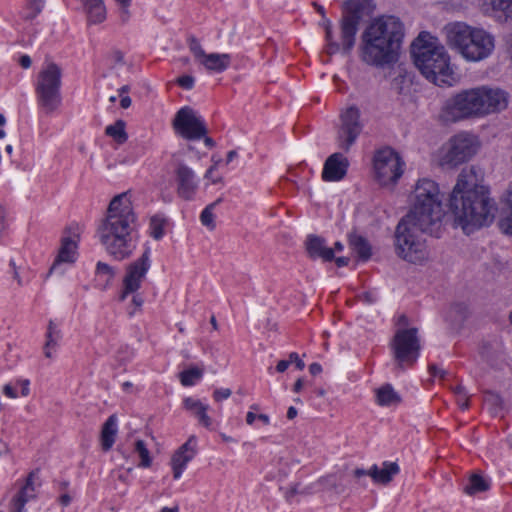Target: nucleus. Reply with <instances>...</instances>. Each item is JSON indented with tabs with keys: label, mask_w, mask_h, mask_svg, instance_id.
Segmentation results:
<instances>
[{
	"label": "nucleus",
	"mask_w": 512,
	"mask_h": 512,
	"mask_svg": "<svg viewBox=\"0 0 512 512\" xmlns=\"http://www.w3.org/2000/svg\"><path fill=\"white\" fill-rule=\"evenodd\" d=\"M57 346L48 345V343L45 342L43 346V353L46 358H53V351H55Z\"/></svg>",
	"instance_id": "obj_52"
},
{
	"label": "nucleus",
	"mask_w": 512,
	"mask_h": 512,
	"mask_svg": "<svg viewBox=\"0 0 512 512\" xmlns=\"http://www.w3.org/2000/svg\"><path fill=\"white\" fill-rule=\"evenodd\" d=\"M62 338L61 330L57 327L54 321L50 320L46 332V343L48 345L57 346Z\"/></svg>",
	"instance_id": "obj_40"
},
{
	"label": "nucleus",
	"mask_w": 512,
	"mask_h": 512,
	"mask_svg": "<svg viewBox=\"0 0 512 512\" xmlns=\"http://www.w3.org/2000/svg\"><path fill=\"white\" fill-rule=\"evenodd\" d=\"M232 391L228 388H220L216 389L213 393V398L215 401L219 402L223 399H227L231 396Z\"/></svg>",
	"instance_id": "obj_46"
},
{
	"label": "nucleus",
	"mask_w": 512,
	"mask_h": 512,
	"mask_svg": "<svg viewBox=\"0 0 512 512\" xmlns=\"http://www.w3.org/2000/svg\"><path fill=\"white\" fill-rule=\"evenodd\" d=\"M149 268L150 249L147 248L139 259L127 266L123 279V289L119 295L120 301H124L129 294L135 293L141 287Z\"/></svg>",
	"instance_id": "obj_14"
},
{
	"label": "nucleus",
	"mask_w": 512,
	"mask_h": 512,
	"mask_svg": "<svg viewBox=\"0 0 512 512\" xmlns=\"http://www.w3.org/2000/svg\"><path fill=\"white\" fill-rule=\"evenodd\" d=\"M396 366L400 370L411 367L419 357L420 340L416 328H399L391 342Z\"/></svg>",
	"instance_id": "obj_11"
},
{
	"label": "nucleus",
	"mask_w": 512,
	"mask_h": 512,
	"mask_svg": "<svg viewBox=\"0 0 512 512\" xmlns=\"http://www.w3.org/2000/svg\"><path fill=\"white\" fill-rule=\"evenodd\" d=\"M172 124L176 134L187 140L200 139L207 133L204 120L188 106L178 110Z\"/></svg>",
	"instance_id": "obj_12"
},
{
	"label": "nucleus",
	"mask_w": 512,
	"mask_h": 512,
	"mask_svg": "<svg viewBox=\"0 0 512 512\" xmlns=\"http://www.w3.org/2000/svg\"><path fill=\"white\" fill-rule=\"evenodd\" d=\"M188 46L197 62H199L205 56L206 52L196 37L191 36L188 38Z\"/></svg>",
	"instance_id": "obj_43"
},
{
	"label": "nucleus",
	"mask_w": 512,
	"mask_h": 512,
	"mask_svg": "<svg viewBox=\"0 0 512 512\" xmlns=\"http://www.w3.org/2000/svg\"><path fill=\"white\" fill-rule=\"evenodd\" d=\"M477 148V141L473 135L457 134L451 138L444 160L449 165L457 166L468 161L476 153Z\"/></svg>",
	"instance_id": "obj_15"
},
{
	"label": "nucleus",
	"mask_w": 512,
	"mask_h": 512,
	"mask_svg": "<svg viewBox=\"0 0 512 512\" xmlns=\"http://www.w3.org/2000/svg\"><path fill=\"white\" fill-rule=\"evenodd\" d=\"M321 25L325 29V39L327 41V45L325 51L328 55H334L338 52H342V41L337 42L333 37L332 24L329 19L326 17H322Z\"/></svg>",
	"instance_id": "obj_30"
},
{
	"label": "nucleus",
	"mask_w": 512,
	"mask_h": 512,
	"mask_svg": "<svg viewBox=\"0 0 512 512\" xmlns=\"http://www.w3.org/2000/svg\"><path fill=\"white\" fill-rule=\"evenodd\" d=\"M341 125L338 130V141L341 149L348 151L360 135L363 125L360 121V110L352 105L340 114Z\"/></svg>",
	"instance_id": "obj_13"
},
{
	"label": "nucleus",
	"mask_w": 512,
	"mask_h": 512,
	"mask_svg": "<svg viewBox=\"0 0 512 512\" xmlns=\"http://www.w3.org/2000/svg\"><path fill=\"white\" fill-rule=\"evenodd\" d=\"M468 315V307L465 303H455L451 306L448 317L454 323H462Z\"/></svg>",
	"instance_id": "obj_39"
},
{
	"label": "nucleus",
	"mask_w": 512,
	"mask_h": 512,
	"mask_svg": "<svg viewBox=\"0 0 512 512\" xmlns=\"http://www.w3.org/2000/svg\"><path fill=\"white\" fill-rule=\"evenodd\" d=\"M447 43L468 61H481L488 58L494 48V37L482 28L462 22L448 24L444 28Z\"/></svg>",
	"instance_id": "obj_7"
},
{
	"label": "nucleus",
	"mask_w": 512,
	"mask_h": 512,
	"mask_svg": "<svg viewBox=\"0 0 512 512\" xmlns=\"http://www.w3.org/2000/svg\"><path fill=\"white\" fill-rule=\"evenodd\" d=\"M88 24H100L106 19V7L103 0H81Z\"/></svg>",
	"instance_id": "obj_25"
},
{
	"label": "nucleus",
	"mask_w": 512,
	"mask_h": 512,
	"mask_svg": "<svg viewBox=\"0 0 512 512\" xmlns=\"http://www.w3.org/2000/svg\"><path fill=\"white\" fill-rule=\"evenodd\" d=\"M3 393L9 398L15 399L17 398V393L15 388L11 384H6L3 387Z\"/></svg>",
	"instance_id": "obj_50"
},
{
	"label": "nucleus",
	"mask_w": 512,
	"mask_h": 512,
	"mask_svg": "<svg viewBox=\"0 0 512 512\" xmlns=\"http://www.w3.org/2000/svg\"><path fill=\"white\" fill-rule=\"evenodd\" d=\"M372 12V0H348L340 22L342 53L349 54L355 45V37L361 20Z\"/></svg>",
	"instance_id": "obj_9"
},
{
	"label": "nucleus",
	"mask_w": 512,
	"mask_h": 512,
	"mask_svg": "<svg viewBox=\"0 0 512 512\" xmlns=\"http://www.w3.org/2000/svg\"><path fill=\"white\" fill-rule=\"evenodd\" d=\"M309 372L316 376L318 374H320L322 372V367L319 363H312L310 366H309Z\"/></svg>",
	"instance_id": "obj_59"
},
{
	"label": "nucleus",
	"mask_w": 512,
	"mask_h": 512,
	"mask_svg": "<svg viewBox=\"0 0 512 512\" xmlns=\"http://www.w3.org/2000/svg\"><path fill=\"white\" fill-rule=\"evenodd\" d=\"M222 202V198H218L213 203L207 205L204 210L201 212L200 220L201 223L206 226L209 230H214L216 227L213 210L217 205Z\"/></svg>",
	"instance_id": "obj_38"
},
{
	"label": "nucleus",
	"mask_w": 512,
	"mask_h": 512,
	"mask_svg": "<svg viewBox=\"0 0 512 512\" xmlns=\"http://www.w3.org/2000/svg\"><path fill=\"white\" fill-rule=\"evenodd\" d=\"M40 486L39 469L37 468L27 475L18 492L11 499L10 512H27L25 505L37 498Z\"/></svg>",
	"instance_id": "obj_16"
},
{
	"label": "nucleus",
	"mask_w": 512,
	"mask_h": 512,
	"mask_svg": "<svg viewBox=\"0 0 512 512\" xmlns=\"http://www.w3.org/2000/svg\"><path fill=\"white\" fill-rule=\"evenodd\" d=\"M196 454L197 438L192 435L174 452L171 458V467L174 479H179L181 477L186 465L195 457Z\"/></svg>",
	"instance_id": "obj_18"
},
{
	"label": "nucleus",
	"mask_w": 512,
	"mask_h": 512,
	"mask_svg": "<svg viewBox=\"0 0 512 512\" xmlns=\"http://www.w3.org/2000/svg\"><path fill=\"white\" fill-rule=\"evenodd\" d=\"M451 390L457 398V403L462 410H466L469 407V395L466 389L462 385H456L451 387Z\"/></svg>",
	"instance_id": "obj_42"
},
{
	"label": "nucleus",
	"mask_w": 512,
	"mask_h": 512,
	"mask_svg": "<svg viewBox=\"0 0 512 512\" xmlns=\"http://www.w3.org/2000/svg\"><path fill=\"white\" fill-rule=\"evenodd\" d=\"M454 224L466 235L489 225L495 216L496 204L489 189L479 183L475 167L464 168L448 199Z\"/></svg>",
	"instance_id": "obj_2"
},
{
	"label": "nucleus",
	"mask_w": 512,
	"mask_h": 512,
	"mask_svg": "<svg viewBox=\"0 0 512 512\" xmlns=\"http://www.w3.org/2000/svg\"><path fill=\"white\" fill-rule=\"evenodd\" d=\"M45 0H26V5L21 12V17L26 21L33 20L41 13Z\"/></svg>",
	"instance_id": "obj_32"
},
{
	"label": "nucleus",
	"mask_w": 512,
	"mask_h": 512,
	"mask_svg": "<svg viewBox=\"0 0 512 512\" xmlns=\"http://www.w3.org/2000/svg\"><path fill=\"white\" fill-rule=\"evenodd\" d=\"M184 407L197 417L199 423L206 428L212 425L211 418L207 415L208 406L203 404L200 400L192 397H187L183 400Z\"/></svg>",
	"instance_id": "obj_26"
},
{
	"label": "nucleus",
	"mask_w": 512,
	"mask_h": 512,
	"mask_svg": "<svg viewBox=\"0 0 512 512\" xmlns=\"http://www.w3.org/2000/svg\"><path fill=\"white\" fill-rule=\"evenodd\" d=\"M194 81V77L190 75H183L177 79L178 85L186 90H190L193 88Z\"/></svg>",
	"instance_id": "obj_44"
},
{
	"label": "nucleus",
	"mask_w": 512,
	"mask_h": 512,
	"mask_svg": "<svg viewBox=\"0 0 512 512\" xmlns=\"http://www.w3.org/2000/svg\"><path fill=\"white\" fill-rule=\"evenodd\" d=\"M482 9L486 14L507 20L512 17V0H482Z\"/></svg>",
	"instance_id": "obj_23"
},
{
	"label": "nucleus",
	"mask_w": 512,
	"mask_h": 512,
	"mask_svg": "<svg viewBox=\"0 0 512 512\" xmlns=\"http://www.w3.org/2000/svg\"><path fill=\"white\" fill-rule=\"evenodd\" d=\"M31 58L28 55H22L19 60V64L24 68L27 69L31 66Z\"/></svg>",
	"instance_id": "obj_58"
},
{
	"label": "nucleus",
	"mask_w": 512,
	"mask_h": 512,
	"mask_svg": "<svg viewBox=\"0 0 512 512\" xmlns=\"http://www.w3.org/2000/svg\"><path fill=\"white\" fill-rule=\"evenodd\" d=\"M96 274L99 278H104L101 289L105 290L111 285L112 280L115 277L116 270L107 263L98 262L96 265Z\"/></svg>",
	"instance_id": "obj_34"
},
{
	"label": "nucleus",
	"mask_w": 512,
	"mask_h": 512,
	"mask_svg": "<svg viewBox=\"0 0 512 512\" xmlns=\"http://www.w3.org/2000/svg\"><path fill=\"white\" fill-rule=\"evenodd\" d=\"M9 267L11 268V271H12V274H13V278L17 281V284L19 286H22L23 285V282H22V279L19 275V271H18V268L15 264V262L13 260L10 261L9 263Z\"/></svg>",
	"instance_id": "obj_48"
},
{
	"label": "nucleus",
	"mask_w": 512,
	"mask_h": 512,
	"mask_svg": "<svg viewBox=\"0 0 512 512\" xmlns=\"http://www.w3.org/2000/svg\"><path fill=\"white\" fill-rule=\"evenodd\" d=\"M57 346L48 345V343L45 342L43 346V353L46 358H53V351H55Z\"/></svg>",
	"instance_id": "obj_53"
},
{
	"label": "nucleus",
	"mask_w": 512,
	"mask_h": 512,
	"mask_svg": "<svg viewBox=\"0 0 512 512\" xmlns=\"http://www.w3.org/2000/svg\"><path fill=\"white\" fill-rule=\"evenodd\" d=\"M6 229V223H5V212L2 207H0V238L3 235V232Z\"/></svg>",
	"instance_id": "obj_57"
},
{
	"label": "nucleus",
	"mask_w": 512,
	"mask_h": 512,
	"mask_svg": "<svg viewBox=\"0 0 512 512\" xmlns=\"http://www.w3.org/2000/svg\"><path fill=\"white\" fill-rule=\"evenodd\" d=\"M204 370L196 366L190 367L179 374L183 386H193L203 376Z\"/></svg>",
	"instance_id": "obj_33"
},
{
	"label": "nucleus",
	"mask_w": 512,
	"mask_h": 512,
	"mask_svg": "<svg viewBox=\"0 0 512 512\" xmlns=\"http://www.w3.org/2000/svg\"><path fill=\"white\" fill-rule=\"evenodd\" d=\"M508 104L507 94L498 88L481 86L463 90L445 104V118L456 122L470 117H480L504 110Z\"/></svg>",
	"instance_id": "obj_5"
},
{
	"label": "nucleus",
	"mask_w": 512,
	"mask_h": 512,
	"mask_svg": "<svg viewBox=\"0 0 512 512\" xmlns=\"http://www.w3.org/2000/svg\"><path fill=\"white\" fill-rule=\"evenodd\" d=\"M117 434V417L111 415L105 421L101 430V445L104 451L112 448Z\"/></svg>",
	"instance_id": "obj_27"
},
{
	"label": "nucleus",
	"mask_w": 512,
	"mask_h": 512,
	"mask_svg": "<svg viewBox=\"0 0 512 512\" xmlns=\"http://www.w3.org/2000/svg\"><path fill=\"white\" fill-rule=\"evenodd\" d=\"M212 161H213V165H212V166H211V167L206 171V173H205V176H204V177H205L206 179H210V180L212 181V183H213V184H216V183L221 182V181H222V178H221V177H218V178L214 179V178L212 177V172H213L214 170H216V169H217V166H218V164L220 163V161H221V160H220V159L215 160V158H214V156H213V157H212Z\"/></svg>",
	"instance_id": "obj_45"
},
{
	"label": "nucleus",
	"mask_w": 512,
	"mask_h": 512,
	"mask_svg": "<svg viewBox=\"0 0 512 512\" xmlns=\"http://www.w3.org/2000/svg\"><path fill=\"white\" fill-rule=\"evenodd\" d=\"M488 488L489 483L483 477L479 475H472L469 483L465 486L464 491L469 495H473L486 491Z\"/></svg>",
	"instance_id": "obj_37"
},
{
	"label": "nucleus",
	"mask_w": 512,
	"mask_h": 512,
	"mask_svg": "<svg viewBox=\"0 0 512 512\" xmlns=\"http://www.w3.org/2000/svg\"><path fill=\"white\" fill-rule=\"evenodd\" d=\"M71 497L68 494H63L59 498V502L63 506H68L71 502Z\"/></svg>",
	"instance_id": "obj_61"
},
{
	"label": "nucleus",
	"mask_w": 512,
	"mask_h": 512,
	"mask_svg": "<svg viewBox=\"0 0 512 512\" xmlns=\"http://www.w3.org/2000/svg\"><path fill=\"white\" fill-rule=\"evenodd\" d=\"M176 192L183 200H192L198 190L195 172L184 163L175 168Z\"/></svg>",
	"instance_id": "obj_17"
},
{
	"label": "nucleus",
	"mask_w": 512,
	"mask_h": 512,
	"mask_svg": "<svg viewBox=\"0 0 512 512\" xmlns=\"http://www.w3.org/2000/svg\"><path fill=\"white\" fill-rule=\"evenodd\" d=\"M376 401L381 406H394L401 402V397L390 384H385L376 390Z\"/></svg>",
	"instance_id": "obj_28"
},
{
	"label": "nucleus",
	"mask_w": 512,
	"mask_h": 512,
	"mask_svg": "<svg viewBox=\"0 0 512 512\" xmlns=\"http://www.w3.org/2000/svg\"><path fill=\"white\" fill-rule=\"evenodd\" d=\"M400 471L399 465L396 462L385 461L382 467L379 468L376 464L371 466V478L375 483L387 485L395 475Z\"/></svg>",
	"instance_id": "obj_24"
},
{
	"label": "nucleus",
	"mask_w": 512,
	"mask_h": 512,
	"mask_svg": "<svg viewBox=\"0 0 512 512\" xmlns=\"http://www.w3.org/2000/svg\"><path fill=\"white\" fill-rule=\"evenodd\" d=\"M349 244L351 249L358 255L361 260L366 261L370 258L371 246L364 237L357 234H350Z\"/></svg>",
	"instance_id": "obj_29"
},
{
	"label": "nucleus",
	"mask_w": 512,
	"mask_h": 512,
	"mask_svg": "<svg viewBox=\"0 0 512 512\" xmlns=\"http://www.w3.org/2000/svg\"><path fill=\"white\" fill-rule=\"evenodd\" d=\"M168 223L167 218L163 214H155L150 217L149 234L155 240H160L165 235V227Z\"/></svg>",
	"instance_id": "obj_31"
},
{
	"label": "nucleus",
	"mask_w": 512,
	"mask_h": 512,
	"mask_svg": "<svg viewBox=\"0 0 512 512\" xmlns=\"http://www.w3.org/2000/svg\"><path fill=\"white\" fill-rule=\"evenodd\" d=\"M137 215L127 193L110 201L105 217L97 228V237L106 252L117 261L129 258L136 248Z\"/></svg>",
	"instance_id": "obj_3"
},
{
	"label": "nucleus",
	"mask_w": 512,
	"mask_h": 512,
	"mask_svg": "<svg viewBox=\"0 0 512 512\" xmlns=\"http://www.w3.org/2000/svg\"><path fill=\"white\" fill-rule=\"evenodd\" d=\"M429 371L433 376H439L440 378H444V376L446 374V372L444 370L440 369L436 365H430Z\"/></svg>",
	"instance_id": "obj_55"
},
{
	"label": "nucleus",
	"mask_w": 512,
	"mask_h": 512,
	"mask_svg": "<svg viewBox=\"0 0 512 512\" xmlns=\"http://www.w3.org/2000/svg\"><path fill=\"white\" fill-rule=\"evenodd\" d=\"M504 201L509 209V214L501 220L500 226L505 234L512 235V186L506 190Z\"/></svg>",
	"instance_id": "obj_36"
},
{
	"label": "nucleus",
	"mask_w": 512,
	"mask_h": 512,
	"mask_svg": "<svg viewBox=\"0 0 512 512\" xmlns=\"http://www.w3.org/2000/svg\"><path fill=\"white\" fill-rule=\"evenodd\" d=\"M403 37V24L399 18L381 16L375 19L362 34V60L376 67L395 63Z\"/></svg>",
	"instance_id": "obj_4"
},
{
	"label": "nucleus",
	"mask_w": 512,
	"mask_h": 512,
	"mask_svg": "<svg viewBox=\"0 0 512 512\" xmlns=\"http://www.w3.org/2000/svg\"><path fill=\"white\" fill-rule=\"evenodd\" d=\"M353 475L355 478H361L363 476H370L371 477V468L369 470H365L362 468H357L353 471Z\"/></svg>",
	"instance_id": "obj_56"
},
{
	"label": "nucleus",
	"mask_w": 512,
	"mask_h": 512,
	"mask_svg": "<svg viewBox=\"0 0 512 512\" xmlns=\"http://www.w3.org/2000/svg\"><path fill=\"white\" fill-rule=\"evenodd\" d=\"M333 260H335V263L338 267L347 266L350 261V259L348 257H337V258L334 257Z\"/></svg>",
	"instance_id": "obj_60"
},
{
	"label": "nucleus",
	"mask_w": 512,
	"mask_h": 512,
	"mask_svg": "<svg viewBox=\"0 0 512 512\" xmlns=\"http://www.w3.org/2000/svg\"><path fill=\"white\" fill-rule=\"evenodd\" d=\"M349 166L348 159L341 153L330 155L323 167L322 178L325 181L335 182L342 180Z\"/></svg>",
	"instance_id": "obj_19"
},
{
	"label": "nucleus",
	"mask_w": 512,
	"mask_h": 512,
	"mask_svg": "<svg viewBox=\"0 0 512 512\" xmlns=\"http://www.w3.org/2000/svg\"><path fill=\"white\" fill-rule=\"evenodd\" d=\"M411 57L421 74L435 85H451L453 71L450 58L436 38L422 32L411 44Z\"/></svg>",
	"instance_id": "obj_6"
},
{
	"label": "nucleus",
	"mask_w": 512,
	"mask_h": 512,
	"mask_svg": "<svg viewBox=\"0 0 512 512\" xmlns=\"http://www.w3.org/2000/svg\"><path fill=\"white\" fill-rule=\"evenodd\" d=\"M78 237V234L62 237L58 256L53 263L50 272L55 270L60 263H73L75 261Z\"/></svg>",
	"instance_id": "obj_21"
},
{
	"label": "nucleus",
	"mask_w": 512,
	"mask_h": 512,
	"mask_svg": "<svg viewBox=\"0 0 512 512\" xmlns=\"http://www.w3.org/2000/svg\"><path fill=\"white\" fill-rule=\"evenodd\" d=\"M289 361H291V363H295L296 368L299 370H303L305 367V363L299 358L296 352H291L289 354Z\"/></svg>",
	"instance_id": "obj_47"
},
{
	"label": "nucleus",
	"mask_w": 512,
	"mask_h": 512,
	"mask_svg": "<svg viewBox=\"0 0 512 512\" xmlns=\"http://www.w3.org/2000/svg\"><path fill=\"white\" fill-rule=\"evenodd\" d=\"M405 163L391 147L377 150L373 157L376 181L383 187L394 186L403 174Z\"/></svg>",
	"instance_id": "obj_10"
},
{
	"label": "nucleus",
	"mask_w": 512,
	"mask_h": 512,
	"mask_svg": "<svg viewBox=\"0 0 512 512\" xmlns=\"http://www.w3.org/2000/svg\"><path fill=\"white\" fill-rule=\"evenodd\" d=\"M444 211L438 184L428 178L417 181L410 211L395 231L396 254L411 263H422L429 253L423 238L427 233L439 237Z\"/></svg>",
	"instance_id": "obj_1"
},
{
	"label": "nucleus",
	"mask_w": 512,
	"mask_h": 512,
	"mask_svg": "<svg viewBox=\"0 0 512 512\" xmlns=\"http://www.w3.org/2000/svg\"><path fill=\"white\" fill-rule=\"evenodd\" d=\"M105 132L119 144L126 142L128 138L125 132V123L122 120H118L113 125L107 126Z\"/></svg>",
	"instance_id": "obj_35"
},
{
	"label": "nucleus",
	"mask_w": 512,
	"mask_h": 512,
	"mask_svg": "<svg viewBox=\"0 0 512 512\" xmlns=\"http://www.w3.org/2000/svg\"><path fill=\"white\" fill-rule=\"evenodd\" d=\"M21 386V394L22 396L26 397L29 395L30 393V388H29V385H30V382L28 379H24V380H20L18 382Z\"/></svg>",
	"instance_id": "obj_51"
},
{
	"label": "nucleus",
	"mask_w": 512,
	"mask_h": 512,
	"mask_svg": "<svg viewBox=\"0 0 512 512\" xmlns=\"http://www.w3.org/2000/svg\"><path fill=\"white\" fill-rule=\"evenodd\" d=\"M306 251L311 259H322L329 262L334 259V250L327 246L326 240L320 236L309 235L305 241Z\"/></svg>",
	"instance_id": "obj_20"
},
{
	"label": "nucleus",
	"mask_w": 512,
	"mask_h": 512,
	"mask_svg": "<svg viewBox=\"0 0 512 512\" xmlns=\"http://www.w3.org/2000/svg\"><path fill=\"white\" fill-rule=\"evenodd\" d=\"M120 5V19L123 23L127 22L130 16L128 7L130 4H119Z\"/></svg>",
	"instance_id": "obj_49"
},
{
	"label": "nucleus",
	"mask_w": 512,
	"mask_h": 512,
	"mask_svg": "<svg viewBox=\"0 0 512 512\" xmlns=\"http://www.w3.org/2000/svg\"><path fill=\"white\" fill-rule=\"evenodd\" d=\"M62 69L54 62H49L39 71L35 83L37 104L49 115L59 109L62 103Z\"/></svg>",
	"instance_id": "obj_8"
},
{
	"label": "nucleus",
	"mask_w": 512,
	"mask_h": 512,
	"mask_svg": "<svg viewBox=\"0 0 512 512\" xmlns=\"http://www.w3.org/2000/svg\"><path fill=\"white\" fill-rule=\"evenodd\" d=\"M135 451L139 454V456L141 458L140 466L145 467V468L150 467L152 460L150 457L149 450L147 449L144 441L137 440L135 442Z\"/></svg>",
	"instance_id": "obj_41"
},
{
	"label": "nucleus",
	"mask_w": 512,
	"mask_h": 512,
	"mask_svg": "<svg viewBox=\"0 0 512 512\" xmlns=\"http://www.w3.org/2000/svg\"><path fill=\"white\" fill-rule=\"evenodd\" d=\"M231 61L228 53H206L198 63L210 73H222L230 67Z\"/></svg>",
	"instance_id": "obj_22"
},
{
	"label": "nucleus",
	"mask_w": 512,
	"mask_h": 512,
	"mask_svg": "<svg viewBox=\"0 0 512 512\" xmlns=\"http://www.w3.org/2000/svg\"><path fill=\"white\" fill-rule=\"evenodd\" d=\"M120 105L122 108L127 109L131 105V98L129 96H124L121 98Z\"/></svg>",
	"instance_id": "obj_64"
},
{
	"label": "nucleus",
	"mask_w": 512,
	"mask_h": 512,
	"mask_svg": "<svg viewBox=\"0 0 512 512\" xmlns=\"http://www.w3.org/2000/svg\"><path fill=\"white\" fill-rule=\"evenodd\" d=\"M303 385H304L303 379L302 378L297 379V381L295 382V384L293 386V391L295 393H299L302 390Z\"/></svg>",
	"instance_id": "obj_62"
},
{
	"label": "nucleus",
	"mask_w": 512,
	"mask_h": 512,
	"mask_svg": "<svg viewBox=\"0 0 512 512\" xmlns=\"http://www.w3.org/2000/svg\"><path fill=\"white\" fill-rule=\"evenodd\" d=\"M290 364H291V361H289V360H280L276 365L277 372H279V373L285 372L288 369Z\"/></svg>",
	"instance_id": "obj_54"
},
{
	"label": "nucleus",
	"mask_w": 512,
	"mask_h": 512,
	"mask_svg": "<svg viewBox=\"0 0 512 512\" xmlns=\"http://www.w3.org/2000/svg\"><path fill=\"white\" fill-rule=\"evenodd\" d=\"M257 419V415L251 411H249L247 414H246V423L248 425H252L254 423V421Z\"/></svg>",
	"instance_id": "obj_63"
}]
</instances>
